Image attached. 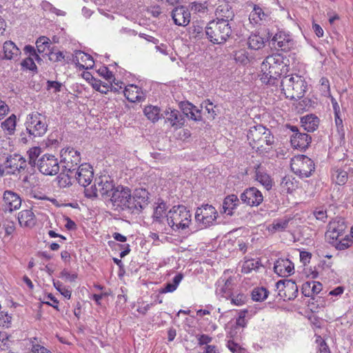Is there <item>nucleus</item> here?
Wrapping results in <instances>:
<instances>
[{"label":"nucleus","mask_w":353,"mask_h":353,"mask_svg":"<svg viewBox=\"0 0 353 353\" xmlns=\"http://www.w3.org/2000/svg\"><path fill=\"white\" fill-rule=\"evenodd\" d=\"M290 71L289 59L279 53L269 55L263 61L259 74L265 84L274 85L282 76Z\"/></svg>","instance_id":"1"},{"label":"nucleus","mask_w":353,"mask_h":353,"mask_svg":"<svg viewBox=\"0 0 353 353\" xmlns=\"http://www.w3.org/2000/svg\"><path fill=\"white\" fill-rule=\"evenodd\" d=\"M347 228L345 220L341 217H336L327 225L325 236L336 250H346L353 243L352 239L347 234Z\"/></svg>","instance_id":"2"},{"label":"nucleus","mask_w":353,"mask_h":353,"mask_svg":"<svg viewBox=\"0 0 353 353\" xmlns=\"http://www.w3.org/2000/svg\"><path fill=\"white\" fill-rule=\"evenodd\" d=\"M247 138L250 147L260 154L268 152L274 142L271 131L262 125L251 127Z\"/></svg>","instance_id":"3"},{"label":"nucleus","mask_w":353,"mask_h":353,"mask_svg":"<svg viewBox=\"0 0 353 353\" xmlns=\"http://www.w3.org/2000/svg\"><path fill=\"white\" fill-rule=\"evenodd\" d=\"M304 78L298 74L285 75L281 82V93L286 99L298 100L302 98L307 90Z\"/></svg>","instance_id":"4"},{"label":"nucleus","mask_w":353,"mask_h":353,"mask_svg":"<svg viewBox=\"0 0 353 353\" xmlns=\"http://www.w3.org/2000/svg\"><path fill=\"white\" fill-rule=\"evenodd\" d=\"M168 225L173 230L185 229L192 221V214L187 208L182 205L173 206L166 215Z\"/></svg>","instance_id":"5"},{"label":"nucleus","mask_w":353,"mask_h":353,"mask_svg":"<svg viewBox=\"0 0 353 353\" xmlns=\"http://www.w3.org/2000/svg\"><path fill=\"white\" fill-rule=\"evenodd\" d=\"M292 171L300 178H307L314 171V161L305 155H297L291 159Z\"/></svg>","instance_id":"6"},{"label":"nucleus","mask_w":353,"mask_h":353,"mask_svg":"<svg viewBox=\"0 0 353 353\" xmlns=\"http://www.w3.org/2000/svg\"><path fill=\"white\" fill-rule=\"evenodd\" d=\"M26 130L30 135L33 137H41L47 130V125L44 117L34 112L29 114L26 122Z\"/></svg>","instance_id":"7"},{"label":"nucleus","mask_w":353,"mask_h":353,"mask_svg":"<svg viewBox=\"0 0 353 353\" xmlns=\"http://www.w3.org/2000/svg\"><path fill=\"white\" fill-rule=\"evenodd\" d=\"M131 191L127 187L119 185L110 194V201L115 209H130Z\"/></svg>","instance_id":"8"},{"label":"nucleus","mask_w":353,"mask_h":353,"mask_svg":"<svg viewBox=\"0 0 353 353\" xmlns=\"http://www.w3.org/2000/svg\"><path fill=\"white\" fill-rule=\"evenodd\" d=\"M217 216L216 209L212 205L206 204L196 209L195 220L201 227L207 228L216 221Z\"/></svg>","instance_id":"9"},{"label":"nucleus","mask_w":353,"mask_h":353,"mask_svg":"<svg viewBox=\"0 0 353 353\" xmlns=\"http://www.w3.org/2000/svg\"><path fill=\"white\" fill-rule=\"evenodd\" d=\"M38 169L45 175H55L59 171V163L55 156L43 154L38 161Z\"/></svg>","instance_id":"10"},{"label":"nucleus","mask_w":353,"mask_h":353,"mask_svg":"<svg viewBox=\"0 0 353 353\" xmlns=\"http://www.w3.org/2000/svg\"><path fill=\"white\" fill-rule=\"evenodd\" d=\"M276 286L279 296L283 300H292L297 296L298 287L292 280L279 281Z\"/></svg>","instance_id":"11"},{"label":"nucleus","mask_w":353,"mask_h":353,"mask_svg":"<svg viewBox=\"0 0 353 353\" xmlns=\"http://www.w3.org/2000/svg\"><path fill=\"white\" fill-rule=\"evenodd\" d=\"M114 185L112 181H109L108 177L105 176H101L96 179L94 184L93 190L92 193H88V190L85 191L87 196H97L98 194L101 196L108 195L114 190Z\"/></svg>","instance_id":"12"},{"label":"nucleus","mask_w":353,"mask_h":353,"mask_svg":"<svg viewBox=\"0 0 353 353\" xmlns=\"http://www.w3.org/2000/svg\"><path fill=\"white\" fill-rule=\"evenodd\" d=\"M81 161L80 153L73 148H67L61 151V162L65 169L71 171L74 170Z\"/></svg>","instance_id":"13"},{"label":"nucleus","mask_w":353,"mask_h":353,"mask_svg":"<svg viewBox=\"0 0 353 353\" xmlns=\"http://www.w3.org/2000/svg\"><path fill=\"white\" fill-rule=\"evenodd\" d=\"M26 160L19 154L9 155L4 162L5 170L8 174H15L17 172L25 170L26 168Z\"/></svg>","instance_id":"14"},{"label":"nucleus","mask_w":353,"mask_h":353,"mask_svg":"<svg viewBox=\"0 0 353 353\" xmlns=\"http://www.w3.org/2000/svg\"><path fill=\"white\" fill-rule=\"evenodd\" d=\"M240 198L244 203L251 207L259 206L263 201V194L254 187L245 189Z\"/></svg>","instance_id":"15"},{"label":"nucleus","mask_w":353,"mask_h":353,"mask_svg":"<svg viewBox=\"0 0 353 353\" xmlns=\"http://www.w3.org/2000/svg\"><path fill=\"white\" fill-rule=\"evenodd\" d=\"M131 198L130 209L141 210L149 203V192L145 188H137Z\"/></svg>","instance_id":"16"},{"label":"nucleus","mask_w":353,"mask_h":353,"mask_svg":"<svg viewBox=\"0 0 353 353\" xmlns=\"http://www.w3.org/2000/svg\"><path fill=\"white\" fill-rule=\"evenodd\" d=\"M75 178L81 185L85 188L88 186L94 178V171L92 165L89 163L80 165L76 172Z\"/></svg>","instance_id":"17"},{"label":"nucleus","mask_w":353,"mask_h":353,"mask_svg":"<svg viewBox=\"0 0 353 353\" xmlns=\"http://www.w3.org/2000/svg\"><path fill=\"white\" fill-rule=\"evenodd\" d=\"M21 205V199L15 192L6 190L3 195L2 206L5 211L12 212L18 210Z\"/></svg>","instance_id":"18"},{"label":"nucleus","mask_w":353,"mask_h":353,"mask_svg":"<svg viewBox=\"0 0 353 353\" xmlns=\"http://www.w3.org/2000/svg\"><path fill=\"white\" fill-rule=\"evenodd\" d=\"M72 63L80 70L92 68L94 61L92 57L81 50H77L72 54Z\"/></svg>","instance_id":"19"},{"label":"nucleus","mask_w":353,"mask_h":353,"mask_svg":"<svg viewBox=\"0 0 353 353\" xmlns=\"http://www.w3.org/2000/svg\"><path fill=\"white\" fill-rule=\"evenodd\" d=\"M123 94L126 99L131 103L141 102L145 99V94L142 88L134 84L126 85Z\"/></svg>","instance_id":"20"},{"label":"nucleus","mask_w":353,"mask_h":353,"mask_svg":"<svg viewBox=\"0 0 353 353\" xmlns=\"http://www.w3.org/2000/svg\"><path fill=\"white\" fill-rule=\"evenodd\" d=\"M174 23L179 26H186L190 21V12L188 8L181 6L176 7L172 12Z\"/></svg>","instance_id":"21"},{"label":"nucleus","mask_w":353,"mask_h":353,"mask_svg":"<svg viewBox=\"0 0 353 353\" xmlns=\"http://www.w3.org/2000/svg\"><path fill=\"white\" fill-rule=\"evenodd\" d=\"M294 266L288 259L280 258L274 265V272L281 277L288 276L294 273Z\"/></svg>","instance_id":"22"},{"label":"nucleus","mask_w":353,"mask_h":353,"mask_svg":"<svg viewBox=\"0 0 353 353\" xmlns=\"http://www.w3.org/2000/svg\"><path fill=\"white\" fill-rule=\"evenodd\" d=\"M272 41L274 45L282 51H289L294 46V41L292 37L283 31H279L276 33Z\"/></svg>","instance_id":"23"},{"label":"nucleus","mask_w":353,"mask_h":353,"mask_svg":"<svg viewBox=\"0 0 353 353\" xmlns=\"http://www.w3.org/2000/svg\"><path fill=\"white\" fill-rule=\"evenodd\" d=\"M165 121L170 124L174 130L181 128L185 123L183 115L176 109L168 108L165 111Z\"/></svg>","instance_id":"24"},{"label":"nucleus","mask_w":353,"mask_h":353,"mask_svg":"<svg viewBox=\"0 0 353 353\" xmlns=\"http://www.w3.org/2000/svg\"><path fill=\"white\" fill-rule=\"evenodd\" d=\"M292 131L290 139L292 146L301 150L306 149L311 142V137L305 133L299 132L297 129H292Z\"/></svg>","instance_id":"25"},{"label":"nucleus","mask_w":353,"mask_h":353,"mask_svg":"<svg viewBox=\"0 0 353 353\" xmlns=\"http://www.w3.org/2000/svg\"><path fill=\"white\" fill-rule=\"evenodd\" d=\"M3 57L8 60H17L21 55V50L12 41L4 42L3 46Z\"/></svg>","instance_id":"26"},{"label":"nucleus","mask_w":353,"mask_h":353,"mask_svg":"<svg viewBox=\"0 0 353 353\" xmlns=\"http://www.w3.org/2000/svg\"><path fill=\"white\" fill-rule=\"evenodd\" d=\"M323 290L321 283L316 281H306L302 285L301 290L305 296L312 297L318 294Z\"/></svg>","instance_id":"27"},{"label":"nucleus","mask_w":353,"mask_h":353,"mask_svg":"<svg viewBox=\"0 0 353 353\" xmlns=\"http://www.w3.org/2000/svg\"><path fill=\"white\" fill-rule=\"evenodd\" d=\"M18 220L21 227L31 228L36 224V217L31 210H23L18 214Z\"/></svg>","instance_id":"28"},{"label":"nucleus","mask_w":353,"mask_h":353,"mask_svg":"<svg viewBox=\"0 0 353 353\" xmlns=\"http://www.w3.org/2000/svg\"><path fill=\"white\" fill-rule=\"evenodd\" d=\"M239 203V199L236 194H232L227 196L222 203L223 212L228 215H232Z\"/></svg>","instance_id":"29"},{"label":"nucleus","mask_w":353,"mask_h":353,"mask_svg":"<svg viewBox=\"0 0 353 353\" xmlns=\"http://www.w3.org/2000/svg\"><path fill=\"white\" fill-rule=\"evenodd\" d=\"M330 177L332 183L344 185L348 180V174L345 170L335 167L331 170Z\"/></svg>","instance_id":"30"},{"label":"nucleus","mask_w":353,"mask_h":353,"mask_svg":"<svg viewBox=\"0 0 353 353\" xmlns=\"http://www.w3.org/2000/svg\"><path fill=\"white\" fill-rule=\"evenodd\" d=\"M206 34L211 42L219 43V35L221 34V26L219 21L214 20L210 21L206 27Z\"/></svg>","instance_id":"31"},{"label":"nucleus","mask_w":353,"mask_h":353,"mask_svg":"<svg viewBox=\"0 0 353 353\" xmlns=\"http://www.w3.org/2000/svg\"><path fill=\"white\" fill-rule=\"evenodd\" d=\"M256 180L263 185L266 190H270L272 186V180L269 174L265 172L261 167L257 165L255 168Z\"/></svg>","instance_id":"32"},{"label":"nucleus","mask_w":353,"mask_h":353,"mask_svg":"<svg viewBox=\"0 0 353 353\" xmlns=\"http://www.w3.org/2000/svg\"><path fill=\"white\" fill-rule=\"evenodd\" d=\"M261 267H263V265L259 259H246L242 263L241 272L250 274L252 271L257 272Z\"/></svg>","instance_id":"33"},{"label":"nucleus","mask_w":353,"mask_h":353,"mask_svg":"<svg viewBox=\"0 0 353 353\" xmlns=\"http://www.w3.org/2000/svg\"><path fill=\"white\" fill-rule=\"evenodd\" d=\"M248 46L251 50H259L265 46V39L256 32H252L248 39Z\"/></svg>","instance_id":"34"},{"label":"nucleus","mask_w":353,"mask_h":353,"mask_svg":"<svg viewBox=\"0 0 353 353\" xmlns=\"http://www.w3.org/2000/svg\"><path fill=\"white\" fill-rule=\"evenodd\" d=\"M302 126L308 132H314L319 126V120L317 117L310 114L301 118Z\"/></svg>","instance_id":"35"},{"label":"nucleus","mask_w":353,"mask_h":353,"mask_svg":"<svg viewBox=\"0 0 353 353\" xmlns=\"http://www.w3.org/2000/svg\"><path fill=\"white\" fill-rule=\"evenodd\" d=\"M266 14L261 8L254 5L252 11L249 16V20L253 25H260L263 20H265Z\"/></svg>","instance_id":"36"},{"label":"nucleus","mask_w":353,"mask_h":353,"mask_svg":"<svg viewBox=\"0 0 353 353\" xmlns=\"http://www.w3.org/2000/svg\"><path fill=\"white\" fill-rule=\"evenodd\" d=\"M234 17V13L232 11L228 10V15L225 16V19L222 17V23H224L223 27L222 28V41H226L230 38L232 33V26L229 20H232Z\"/></svg>","instance_id":"37"},{"label":"nucleus","mask_w":353,"mask_h":353,"mask_svg":"<svg viewBox=\"0 0 353 353\" xmlns=\"http://www.w3.org/2000/svg\"><path fill=\"white\" fill-rule=\"evenodd\" d=\"M299 182L292 176H285L281 183V188L283 191L287 193H292L298 188Z\"/></svg>","instance_id":"38"},{"label":"nucleus","mask_w":353,"mask_h":353,"mask_svg":"<svg viewBox=\"0 0 353 353\" xmlns=\"http://www.w3.org/2000/svg\"><path fill=\"white\" fill-rule=\"evenodd\" d=\"M1 125L2 130L6 134H14L17 125V117L13 114H11L1 123Z\"/></svg>","instance_id":"39"},{"label":"nucleus","mask_w":353,"mask_h":353,"mask_svg":"<svg viewBox=\"0 0 353 353\" xmlns=\"http://www.w3.org/2000/svg\"><path fill=\"white\" fill-rule=\"evenodd\" d=\"M234 58L237 63L243 65L249 64L252 59L245 48L235 50L234 52Z\"/></svg>","instance_id":"40"},{"label":"nucleus","mask_w":353,"mask_h":353,"mask_svg":"<svg viewBox=\"0 0 353 353\" xmlns=\"http://www.w3.org/2000/svg\"><path fill=\"white\" fill-rule=\"evenodd\" d=\"M145 117L154 123L160 119V109L157 106L148 105L143 110Z\"/></svg>","instance_id":"41"},{"label":"nucleus","mask_w":353,"mask_h":353,"mask_svg":"<svg viewBox=\"0 0 353 353\" xmlns=\"http://www.w3.org/2000/svg\"><path fill=\"white\" fill-rule=\"evenodd\" d=\"M251 295L253 301L262 302L268 298L269 291L264 287H256L253 289Z\"/></svg>","instance_id":"42"},{"label":"nucleus","mask_w":353,"mask_h":353,"mask_svg":"<svg viewBox=\"0 0 353 353\" xmlns=\"http://www.w3.org/2000/svg\"><path fill=\"white\" fill-rule=\"evenodd\" d=\"M183 278V275L181 273L177 274L173 279L172 283H167L165 285L164 288L160 290L161 293H168L173 292L175 291L182 281Z\"/></svg>","instance_id":"43"},{"label":"nucleus","mask_w":353,"mask_h":353,"mask_svg":"<svg viewBox=\"0 0 353 353\" xmlns=\"http://www.w3.org/2000/svg\"><path fill=\"white\" fill-rule=\"evenodd\" d=\"M288 219L274 220L268 227V230L272 233L284 231L288 225Z\"/></svg>","instance_id":"44"},{"label":"nucleus","mask_w":353,"mask_h":353,"mask_svg":"<svg viewBox=\"0 0 353 353\" xmlns=\"http://www.w3.org/2000/svg\"><path fill=\"white\" fill-rule=\"evenodd\" d=\"M31 351L32 353H52L50 350L39 343L38 339H30Z\"/></svg>","instance_id":"45"},{"label":"nucleus","mask_w":353,"mask_h":353,"mask_svg":"<svg viewBox=\"0 0 353 353\" xmlns=\"http://www.w3.org/2000/svg\"><path fill=\"white\" fill-rule=\"evenodd\" d=\"M98 74L106 80L108 83H111L112 81H114L115 77L112 71L109 70V68L106 66H101L97 70Z\"/></svg>","instance_id":"46"},{"label":"nucleus","mask_w":353,"mask_h":353,"mask_svg":"<svg viewBox=\"0 0 353 353\" xmlns=\"http://www.w3.org/2000/svg\"><path fill=\"white\" fill-rule=\"evenodd\" d=\"M166 210V204L164 202L159 203L154 210L153 219L157 221H161L165 214Z\"/></svg>","instance_id":"47"},{"label":"nucleus","mask_w":353,"mask_h":353,"mask_svg":"<svg viewBox=\"0 0 353 353\" xmlns=\"http://www.w3.org/2000/svg\"><path fill=\"white\" fill-rule=\"evenodd\" d=\"M50 46V39L46 37H41L36 41L37 50L40 54L45 52Z\"/></svg>","instance_id":"48"},{"label":"nucleus","mask_w":353,"mask_h":353,"mask_svg":"<svg viewBox=\"0 0 353 353\" xmlns=\"http://www.w3.org/2000/svg\"><path fill=\"white\" fill-rule=\"evenodd\" d=\"M2 229L5 232L4 236H9L15 231L14 222L10 219H5L1 224Z\"/></svg>","instance_id":"49"},{"label":"nucleus","mask_w":353,"mask_h":353,"mask_svg":"<svg viewBox=\"0 0 353 353\" xmlns=\"http://www.w3.org/2000/svg\"><path fill=\"white\" fill-rule=\"evenodd\" d=\"M10 345V335L6 332H0V350H8Z\"/></svg>","instance_id":"50"},{"label":"nucleus","mask_w":353,"mask_h":353,"mask_svg":"<svg viewBox=\"0 0 353 353\" xmlns=\"http://www.w3.org/2000/svg\"><path fill=\"white\" fill-rule=\"evenodd\" d=\"M54 288L65 298L70 299L71 297V290L63 285L60 281L54 282Z\"/></svg>","instance_id":"51"},{"label":"nucleus","mask_w":353,"mask_h":353,"mask_svg":"<svg viewBox=\"0 0 353 353\" xmlns=\"http://www.w3.org/2000/svg\"><path fill=\"white\" fill-rule=\"evenodd\" d=\"M41 152V149L40 147H32L29 149L28 151V155L29 158V163L30 164L35 163V161L37 157Z\"/></svg>","instance_id":"52"},{"label":"nucleus","mask_w":353,"mask_h":353,"mask_svg":"<svg viewBox=\"0 0 353 353\" xmlns=\"http://www.w3.org/2000/svg\"><path fill=\"white\" fill-rule=\"evenodd\" d=\"M34 60L35 59L33 57L26 58L21 63L22 68L32 71L37 70V68L34 63Z\"/></svg>","instance_id":"53"},{"label":"nucleus","mask_w":353,"mask_h":353,"mask_svg":"<svg viewBox=\"0 0 353 353\" xmlns=\"http://www.w3.org/2000/svg\"><path fill=\"white\" fill-rule=\"evenodd\" d=\"M227 347L232 353H245V349L234 340H229Z\"/></svg>","instance_id":"54"},{"label":"nucleus","mask_w":353,"mask_h":353,"mask_svg":"<svg viewBox=\"0 0 353 353\" xmlns=\"http://www.w3.org/2000/svg\"><path fill=\"white\" fill-rule=\"evenodd\" d=\"M313 215L316 220L325 222L327 218V210L323 208H317L313 212Z\"/></svg>","instance_id":"55"},{"label":"nucleus","mask_w":353,"mask_h":353,"mask_svg":"<svg viewBox=\"0 0 353 353\" xmlns=\"http://www.w3.org/2000/svg\"><path fill=\"white\" fill-rule=\"evenodd\" d=\"M180 108L183 114H185L188 117H190L192 111L195 110V105L188 101L181 102L180 104Z\"/></svg>","instance_id":"56"},{"label":"nucleus","mask_w":353,"mask_h":353,"mask_svg":"<svg viewBox=\"0 0 353 353\" xmlns=\"http://www.w3.org/2000/svg\"><path fill=\"white\" fill-rule=\"evenodd\" d=\"M26 54H28L29 55L28 57H33L35 59V61L37 62H39L41 61V57L37 53L34 48L30 45H27L24 47L23 49Z\"/></svg>","instance_id":"57"},{"label":"nucleus","mask_w":353,"mask_h":353,"mask_svg":"<svg viewBox=\"0 0 353 353\" xmlns=\"http://www.w3.org/2000/svg\"><path fill=\"white\" fill-rule=\"evenodd\" d=\"M203 104L205 105V108L208 114V119H214L216 116V111L214 110L215 106L213 105L212 103L210 101V100L205 101Z\"/></svg>","instance_id":"58"},{"label":"nucleus","mask_w":353,"mask_h":353,"mask_svg":"<svg viewBox=\"0 0 353 353\" xmlns=\"http://www.w3.org/2000/svg\"><path fill=\"white\" fill-rule=\"evenodd\" d=\"M60 276L69 282H73L77 279V273H70L68 270H63L60 273Z\"/></svg>","instance_id":"59"},{"label":"nucleus","mask_w":353,"mask_h":353,"mask_svg":"<svg viewBox=\"0 0 353 353\" xmlns=\"http://www.w3.org/2000/svg\"><path fill=\"white\" fill-rule=\"evenodd\" d=\"M46 298L48 301H45L43 303L53 307L59 311V301L52 294H48Z\"/></svg>","instance_id":"60"},{"label":"nucleus","mask_w":353,"mask_h":353,"mask_svg":"<svg viewBox=\"0 0 353 353\" xmlns=\"http://www.w3.org/2000/svg\"><path fill=\"white\" fill-rule=\"evenodd\" d=\"M316 342L319 343L317 353H330L328 346L321 336H318Z\"/></svg>","instance_id":"61"},{"label":"nucleus","mask_w":353,"mask_h":353,"mask_svg":"<svg viewBox=\"0 0 353 353\" xmlns=\"http://www.w3.org/2000/svg\"><path fill=\"white\" fill-rule=\"evenodd\" d=\"M11 321V316L7 313L0 312V326L8 327Z\"/></svg>","instance_id":"62"},{"label":"nucleus","mask_w":353,"mask_h":353,"mask_svg":"<svg viewBox=\"0 0 353 353\" xmlns=\"http://www.w3.org/2000/svg\"><path fill=\"white\" fill-rule=\"evenodd\" d=\"M50 59L54 62H65V56L63 52L57 51L52 53Z\"/></svg>","instance_id":"63"},{"label":"nucleus","mask_w":353,"mask_h":353,"mask_svg":"<svg viewBox=\"0 0 353 353\" xmlns=\"http://www.w3.org/2000/svg\"><path fill=\"white\" fill-rule=\"evenodd\" d=\"M246 297L243 294H239L231 300L232 303L240 306L245 303Z\"/></svg>","instance_id":"64"}]
</instances>
